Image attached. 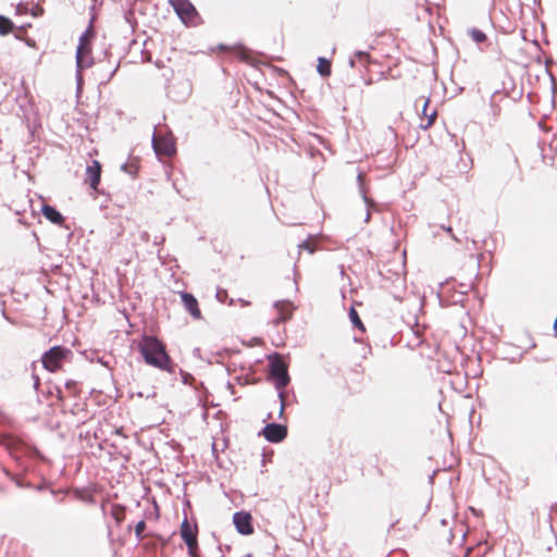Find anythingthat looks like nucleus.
Listing matches in <instances>:
<instances>
[{
	"label": "nucleus",
	"instance_id": "f257e3e1",
	"mask_svg": "<svg viewBox=\"0 0 557 557\" xmlns=\"http://www.w3.org/2000/svg\"><path fill=\"white\" fill-rule=\"evenodd\" d=\"M138 349L147 364L169 373L174 372V363L166 352L165 345L157 337L143 336Z\"/></svg>",
	"mask_w": 557,
	"mask_h": 557
},
{
	"label": "nucleus",
	"instance_id": "f03ea898",
	"mask_svg": "<svg viewBox=\"0 0 557 557\" xmlns=\"http://www.w3.org/2000/svg\"><path fill=\"white\" fill-rule=\"evenodd\" d=\"M72 357V350L64 346H53L41 357L42 367L49 372L62 370L63 363Z\"/></svg>",
	"mask_w": 557,
	"mask_h": 557
},
{
	"label": "nucleus",
	"instance_id": "7ed1b4c3",
	"mask_svg": "<svg viewBox=\"0 0 557 557\" xmlns=\"http://www.w3.org/2000/svg\"><path fill=\"white\" fill-rule=\"evenodd\" d=\"M169 3L186 26H197L200 23V16L189 0H169Z\"/></svg>",
	"mask_w": 557,
	"mask_h": 557
},
{
	"label": "nucleus",
	"instance_id": "20e7f679",
	"mask_svg": "<svg viewBox=\"0 0 557 557\" xmlns=\"http://www.w3.org/2000/svg\"><path fill=\"white\" fill-rule=\"evenodd\" d=\"M180 534L182 540L185 542L188 554L190 557L199 556V546H198V525L197 523H191L187 518L183 520L180 528Z\"/></svg>",
	"mask_w": 557,
	"mask_h": 557
},
{
	"label": "nucleus",
	"instance_id": "39448f33",
	"mask_svg": "<svg viewBox=\"0 0 557 557\" xmlns=\"http://www.w3.org/2000/svg\"><path fill=\"white\" fill-rule=\"evenodd\" d=\"M91 37L92 30L88 28L81 37L76 50V64L79 70L90 67L91 60Z\"/></svg>",
	"mask_w": 557,
	"mask_h": 557
},
{
	"label": "nucleus",
	"instance_id": "423d86ee",
	"mask_svg": "<svg viewBox=\"0 0 557 557\" xmlns=\"http://www.w3.org/2000/svg\"><path fill=\"white\" fill-rule=\"evenodd\" d=\"M152 145L158 156L172 157L176 152L175 140L170 134H154Z\"/></svg>",
	"mask_w": 557,
	"mask_h": 557
},
{
	"label": "nucleus",
	"instance_id": "0eeeda50",
	"mask_svg": "<svg viewBox=\"0 0 557 557\" xmlns=\"http://www.w3.org/2000/svg\"><path fill=\"white\" fill-rule=\"evenodd\" d=\"M270 373L275 379L277 387H285L288 384L287 366L280 357L271 361Z\"/></svg>",
	"mask_w": 557,
	"mask_h": 557
},
{
	"label": "nucleus",
	"instance_id": "6e6552de",
	"mask_svg": "<svg viewBox=\"0 0 557 557\" xmlns=\"http://www.w3.org/2000/svg\"><path fill=\"white\" fill-rule=\"evenodd\" d=\"M233 522L240 534L251 535L253 533L252 517L249 512L238 511L234 513Z\"/></svg>",
	"mask_w": 557,
	"mask_h": 557
},
{
	"label": "nucleus",
	"instance_id": "1a4fd4ad",
	"mask_svg": "<svg viewBox=\"0 0 557 557\" xmlns=\"http://www.w3.org/2000/svg\"><path fill=\"white\" fill-rule=\"evenodd\" d=\"M262 435L271 443H280L287 436V428L277 423H269L262 430Z\"/></svg>",
	"mask_w": 557,
	"mask_h": 557
},
{
	"label": "nucleus",
	"instance_id": "9d476101",
	"mask_svg": "<svg viewBox=\"0 0 557 557\" xmlns=\"http://www.w3.org/2000/svg\"><path fill=\"white\" fill-rule=\"evenodd\" d=\"M101 178V164L99 161L94 160L90 165L86 169V182L94 189H98Z\"/></svg>",
	"mask_w": 557,
	"mask_h": 557
},
{
	"label": "nucleus",
	"instance_id": "9b49d317",
	"mask_svg": "<svg viewBox=\"0 0 557 557\" xmlns=\"http://www.w3.org/2000/svg\"><path fill=\"white\" fill-rule=\"evenodd\" d=\"M181 299L185 309L190 313V315L194 319L200 320L202 318V313L199 308L198 301L191 294L183 292L181 293Z\"/></svg>",
	"mask_w": 557,
	"mask_h": 557
},
{
	"label": "nucleus",
	"instance_id": "f8f14e48",
	"mask_svg": "<svg viewBox=\"0 0 557 557\" xmlns=\"http://www.w3.org/2000/svg\"><path fill=\"white\" fill-rule=\"evenodd\" d=\"M429 104H430V99L429 98L423 99V108H422L421 117H420V120H421L420 127L422 129L430 128L434 124V122L437 117L436 109H433L430 111Z\"/></svg>",
	"mask_w": 557,
	"mask_h": 557
},
{
	"label": "nucleus",
	"instance_id": "ddd939ff",
	"mask_svg": "<svg viewBox=\"0 0 557 557\" xmlns=\"http://www.w3.org/2000/svg\"><path fill=\"white\" fill-rule=\"evenodd\" d=\"M41 212L42 215L53 224L62 225L64 223L63 215L52 206L44 205Z\"/></svg>",
	"mask_w": 557,
	"mask_h": 557
},
{
	"label": "nucleus",
	"instance_id": "4468645a",
	"mask_svg": "<svg viewBox=\"0 0 557 557\" xmlns=\"http://www.w3.org/2000/svg\"><path fill=\"white\" fill-rule=\"evenodd\" d=\"M110 516L116 521L117 524H120L126 518V508L120 504H112L110 508Z\"/></svg>",
	"mask_w": 557,
	"mask_h": 557
},
{
	"label": "nucleus",
	"instance_id": "2eb2a0df",
	"mask_svg": "<svg viewBox=\"0 0 557 557\" xmlns=\"http://www.w3.org/2000/svg\"><path fill=\"white\" fill-rule=\"evenodd\" d=\"M276 309L280 311V317L276 319V323L285 322L292 317V309L288 304H276Z\"/></svg>",
	"mask_w": 557,
	"mask_h": 557
},
{
	"label": "nucleus",
	"instance_id": "dca6fc26",
	"mask_svg": "<svg viewBox=\"0 0 557 557\" xmlns=\"http://www.w3.org/2000/svg\"><path fill=\"white\" fill-rule=\"evenodd\" d=\"M14 29L13 22L4 15H0V35L5 36Z\"/></svg>",
	"mask_w": 557,
	"mask_h": 557
},
{
	"label": "nucleus",
	"instance_id": "f3484780",
	"mask_svg": "<svg viewBox=\"0 0 557 557\" xmlns=\"http://www.w3.org/2000/svg\"><path fill=\"white\" fill-rule=\"evenodd\" d=\"M300 250H307L309 253H313L318 249V239L315 237H309L298 245Z\"/></svg>",
	"mask_w": 557,
	"mask_h": 557
},
{
	"label": "nucleus",
	"instance_id": "a211bd4d",
	"mask_svg": "<svg viewBox=\"0 0 557 557\" xmlns=\"http://www.w3.org/2000/svg\"><path fill=\"white\" fill-rule=\"evenodd\" d=\"M331 62L325 58H319L318 59V66L317 70L322 76H330L331 75Z\"/></svg>",
	"mask_w": 557,
	"mask_h": 557
},
{
	"label": "nucleus",
	"instance_id": "6ab92c4d",
	"mask_svg": "<svg viewBox=\"0 0 557 557\" xmlns=\"http://www.w3.org/2000/svg\"><path fill=\"white\" fill-rule=\"evenodd\" d=\"M0 445L5 446L8 449L12 450L17 448L20 442L11 435H0Z\"/></svg>",
	"mask_w": 557,
	"mask_h": 557
},
{
	"label": "nucleus",
	"instance_id": "aec40b11",
	"mask_svg": "<svg viewBox=\"0 0 557 557\" xmlns=\"http://www.w3.org/2000/svg\"><path fill=\"white\" fill-rule=\"evenodd\" d=\"M349 318H350L351 323L356 327H358L362 332L366 331V327H364V325H363V323H362V321H361L357 310L354 307H351L350 310H349Z\"/></svg>",
	"mask_w": 557,
	"mask_h": 557
},
{
	"label": "nucleus",
	"instance_id": "412c9836",
	"mask_svg": "<svg viewBox=\"0 0 557 557\" xmlns=\"http://www.w3.org/2000/svg\"><path fill=\"white\" fill-rule=\"evenodd\" d=\"M354 57L364 65L371 62V55L366 51H357L355 52Z\"/></svg>",
	"mask_w": 557,
	"mask_h": 557
},
{
	"label": "nucleus",
	"instance_id": "4be33fe9",
	"mask_svg": "<svg viewBox=\"0 0 557 557\" xmlns=\"http://www.w3.org/2000/svg\"><path fill=\"white\" fill-rule=\"evenodd\" d=\"M65 388L66 391H69V393L72 395V396H75L78 394L79 389L77 387V382L73 381V380H70L65 383Z\"/></svg>",
	"mask_w": 557,
	"mask_h": 557
},
{
	"label": "nucleus",
	"instance_id": "5701e85b",
	"mask_svg": "<svg viewBox=\"0 0 557 557\" xmlns=\"http://www.w3.org/2000/svg\"><path fill=\"white\" fill-rule=\"evenodd\" d=\"M146 529V522L144 520H140L136 525H135V534L137 536V539L141 540L144 537V531Z\"/></svg>",
	"mask_w": 557,
	"mask_h": 557
},
{
	"label": "nucleus",
	"instance_id": "b1692460",
	"mask_svg": "<svg viewBox=\"0 0 557 557\" xmlns=\"http://www.w3.org/2000/svg\"><path fill=\"white\" fill-rule=\"evenodd\" d=\"M472 37L476 42H482L486 39V35L483 32L478 30V29L472 32Z\"/></svg>",
	"mask_w": 557,
	"mask_h": 557
},
{
	"label": "nucleus",
	"instance_id": "393cba45",
	"mask_svg": "<svg viewBox=\"0 0 557 557\" xmlns=\"http://www.w3.org/2000/svg\"><path fill=\"white\" fill-rule=\"evenodd\" d=\"M39 385H40L39 376L35 374L34 375V386L36 389H38Z\"/></svg>",
	"mask_w": 557,
	"mask_h": 557
},
{
	"label": "nucleus",
	"instance_id": "a878e982",
	"mask_svg": "<svg viewBox=\"0 0 557 557\" xmlns=\"http://www.w3.org/2000/svg\"><path fill=\"white\" fill-rule=\"evenodd\" d=\"M444 230H445L447 233H449V234L451 235V237H454V238H455V236H454V234H453V230H451V227H446V228H444Z\"/></svg>",
	"mask_w": 557,
	"mask_h": 557
},
{
	"label": "nucleus",
	"instance_id": "bb28decb",
	"mask_svg": "<svg viewBox=\"0 0 557 557\" xmlns=\"http://www.w3.org/2000/svg\"><path fill=\"white\" fill-rule=\"evenodd\" d=\"M554 330H555V333H556V335H557V317H556V320H555V322H554Z\"/></svg>",
	"mask_w": 557,
	"mask_h": 557
},
{
	"label": "nucleus",
	"instance_id": "cd10ccee",
	"mask_svg": "<svg viewBox=\"0 0 557 557\" xmlns=\"http://www.w3.org/2000/svg\"><path fill=\"white\" fill-rule=\"evenodd\" d=\"M244 305H245V306H249V305H250V302H249V301H245V302H244Z\"/></svg>",
	"mask_w": 557,
	"mask_h": 557
}]
</instances>
